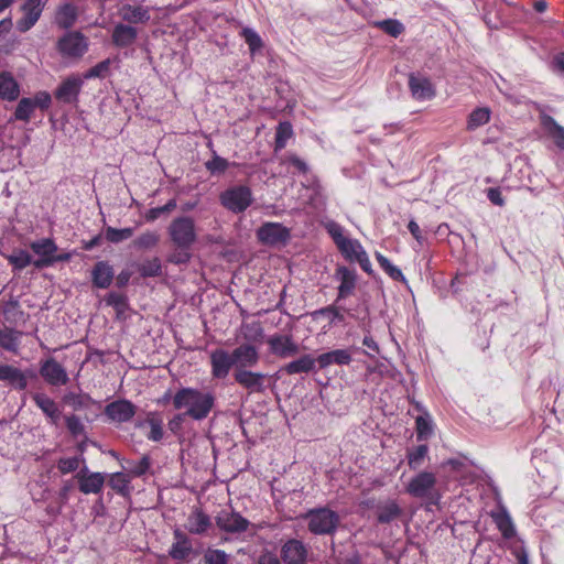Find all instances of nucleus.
<instances>
[{
  "label": "nucleus",
  "instance_id": "f257e3e1",
  "mask_svg": "<svg viewBox=\"0 0 564 564\" xmlns=\"http://www.w3.org/2000/svg\"><path fill=\"white\" fill-rule=\"evenodd\" d=\"M215 403V398L209 392H203L195 388H182L173 395L175 410H184V414L195 421H202L208 416Z\"/></svg>",
  "mask_w": 564,
  "mask_h": 564
},
{
  "label": "nucleus",
  "instance_id": "f03ea898",
  "mask_svg": "<svg viewBox=\"0 0 564 564\" xmlns=\"http://www.w3.org/2000/svg\"><path fill=\"white\" fill-rule=\"evenodd\" d=\"M305 518L310 532L316 535L333 534L339 524V516L328 508L310 510Z\"/></svg>",
  "mask_w": 564,
  "mask_h": 564
},
{
  "label": "nucleus",
  "instance_id": "7ed1b4c3",
  "mask_svg": "<svg viewBox=\"0 0 564 564\" xmlns=\"http://www.w3.org/2000/svg\"><path fill=\"white\" fill-rule=\"evenodd\" d=\"M169 234L177 248L187 250L196 240L194 220L187 216L175 218L169 227Z\"/></svg>",
  "mask_w": 564,
  "mask_h": 564
},
{
  "label": "nucleus",
  "instance_id": "20e7f679",
  "mask_svg": "<svg viewBox=\"0 0 564 564\" xmlns=\"http://www.w3.org/2000/svg\"><path fill=\"white\" fill-rule=\"evenodd\" d=\"M219 200L226 209L238 214L245 212L251 205L253 197L248 186L236 185L224 191Z\"/></svg>",
  "mask_w": 564,
  "mask_h": 564
},
{
  "label": "nucleus",
  "instance_id": "39448f33",
  "mask_svg": "<svg viewBox=\"0 0 564 564\" xmlns=\"http://www.w3.org/2000/svg\"><path fill=\"white\" fill-rule=\"evenodd\" d=\"M235 381L248 393H263L267 389L268 375L263 372H256L249 369H235Z\"/></svg>",
  "mask_w": 564,
  "mask_h": 564
},
{
  "label": "nucleus",
  "instance_id": "423d86ee",
  "mask_svg": "<svg viewBox=\"0 0 564 564\" xmlns=\"http://www.w3.org/2000/svg\"><path fill=\"white\" fill-rule=\"evenodd\" d=\"M435 486V475L429 471H421L410 480L405 490L412 497L432 499L434 497Z\"/></svg>",
  "mask_w": 564,
  "mask_h": 564
},
{
  "label": "nucleus",
  "instance_id": "0eeeda50",
  "mask_svg": "<svg viewBox=\"0 0 564 564\" xmlns=\"http://www.w3.org/2000/svg\"><path fill=\"white\" fill-rule=\"evenodd\" d=\"M57 48L63 56L82 57L88 50V42L80 32H68L59 39Z\"/></svg>",
  "mask_w": 564,
  "mask_h": 564
},
{
  "label": "nucleus",
  "instance_id": "6e6552de",
  "mask_svg": "<svg viewBox=\"0 0 564 564\" xmlns=\"http://www.w3.org/2000/svg\"><path fill=\"white\" fill-rule=\"evenodd\" d=\"M30 248L39 257L33 261L37 269L47 268L54 264V253L57 252V245L50 238H43L31 242Z\"/></svg>",
  "mask_w": 564,
  "mask_h": 564
},
{
  "label": "nucleus",
  "instance_id": "1a4fd4ad",
  "mask_svg": "<svg viewBox=\"0 0 564 564\" xmlns=\"http://www.w3.org/2000/svg\"><path fill=\"white\" fill-rule=\"evenodd\" d=\"M48 0H25L21 7L23 17L18 21L20 32H26L39 21L42 11Z\"/></svg>",
  "mask_w": 564,
  "mask_h": 564
},
{
  "label": "nucleus",
  "instance_id": "9d476101",
  "mask_svg": "<svg viewBox=\"0 0 564 564\" xmlns=\"http://www.w3.org/2000/svg\"><path fill=\"white\" fill-rule=\"evenodd\" d=\"M84 85L79 75H72L65 78L55 90V98L64 104H75Z\"/></svg>",
  "mask_w": 564,
  "mask_h": 564
},
{
  "label": "nucleus",
  "instance_id": "9b49d317",
  "mask_svg": "<svg viewBox=\"0 0 564 564\" xmlns=\"http://www.w3.org/2000/svg\"><path fill=\"white\" fill-rule=\"evenodd\" d=\"M151 10L142 3H124L118 9V14L127 24H147L151 20Z\"/></svg>",
  "mask_w": 564,
  "mask_h": 564
},
{
  "label": "nucleus",
  "instance_id": "f8f14e48",
  "mask_svg": "<svg viewBox=\"0 0 564 564\" xmlns=\"http://www.w3.org/2000/svg\"><path fill=\"white\" fill-rule=\"evenodd\" d=\"M409 88L415 100H430L435 97L436 91L430 78L421 74H410Z\"/></svg>",
  "mask_w": 564,
  "mask_h": 564
},
{
  "label": "nucleus",
  "instance_id": "ddd939ff",
  "mask_svg": "<svg viewBox=\"0 0 564 564\" xmlns=\"http://www.w3.org/2000/svg\"><path fill=\"white\" fill-rule=\"evenodd\" d=\"M258 239L265 245L285 242L290 238V231L279 223H265L257 230Z\"/></svg>",
  "mask_w": 564,
  "mask_h": 564
},
{
  "label": "nucleus",
  "instance_id": "4468645a",
  "mask_svg": "<svg viewBox=\"0 0 564 564\" xmlns=\"http://www.w3.org/2000/svg\"><path fill=\"white\" fill-rule=\"evenodd\" d=\"M40 375L52 386H63L69 380L65 368L54 358H48L42 362L40 367Z\"/></svg>",
  "mask_w": 564,
  "mask_h": 564
},
{
  "label": "nucleus",
  "instance_id": "2eb2a0df",
  "mask_svg": "<svg viewBox=\"0 0 564 564\" xmlns=\"http://www.w3.org/2000/svg\"><path fill=\"white\" fill-rule=\"evenodd\" d=\"M268 345L271 352L280 358H289L300 351V346L290 335H273L269 337Z\"/></svg>",
  "mask_w": 564,
  "mask_h": 564
},
{
  "label": "nucleus",
  "instance_id": "dca6fc26",
  "mask_svg": "<svg viewBox=\"0 0 564 564\" xmlns=\"http://www.w3.org/2000/svg\"><path fill=\"white\" fill-rule=\"evenodd\" d=\"M212 376L216 379H225L232 367V355L227 350L218 348L210 352Z\"/></svg>",
  "mask_w": 564,
  "mask_h": 564
},
{
  "label": "nucleus",
  "instance_id": "f3484780",
  "mask_svg": "<svg viewBox=\"0 0 564 564\" xmlns=\"http://www.w3.org/2000/svg\"><path fill=\"white\" fill-rule=\"evenodd\" d=\"M235 369L254 367L260 359L258 349L251 344H241L232 352Z\"/></svg>",
  "mask_w": 564,
  "mask_h": 564
},
{
  "label": "nucleus",
  "instance_id": "a211bd4d",
  "mask_svg": "<svg viewBox=\"0 0 564 564\" xmlns=\"http://www.w3.org/2000/svg\"><path fill=\"white\" fill-rule=\"evenodd\" d=\"M76 478L79 490L85 495L100 492L105 484L104 474L90 473L86 466L77 473Z\"/></svg>",
  "mask_w": 564,
  "mask_h": 564
},
{
  "label": "nucleus",
  "instance_id": "6ab92c4d",
  "mask_svg": "<svg viewBox=\"0 0 564 564\" xmlns=\"http://www.w3.org/2000/svg\"><path fill=\"white\" fill-rule=\"evenodd\" d=\"M220 530L229 533H240L247 530L249 521L235 511L223 510L217 519Z\"/></svg>",
  "mask_w": 564,
  "mask_h": 564
},
{
  "label": "nucleus",
  "instance_id": "aec40b11",
  "mask_svg": "<svg viewBox=\"0 0 564 564\" xmlns=\"http://www.w3.org/2000/svg\"><path fill=\"white\" fill-rule=\"evenodd\" d=\"M281 557L286 564H304L307 549L302 541L291 539L282 545Z\"/></svg>",
  "mask_w": 564,
  "mask_h": 564
},
{
  "label": "nucleus",
  "instance_id": "412c9836",
  "mask_svg": "<svg viewBox=\"0 0 564 564\" xmlns=\"http://www.w3.org/2000/svg\"><path fill=\"white\" fill-rule=\"evenodd\" d=\"M105 414L115 422H128L135 414V406L128 400H118L105 408Z\"/></svg>",
  "mask_w": 564,
  "mask_h": 564
},
{
  "label": "nucleus",
  "instance_id": "4be33fe9",
  "mask_svg": "<svg viewBox=\"0 0 564 564\" xmlns=\"http://www.w3.org/2000/svg\"><path fill=\"white\" fill-rule=\"evenodd\" d=\"M138 37V30L127 23H117L113 26L111 40L117 47H128L132 45Z\"/></svg>",
  "mask_w": 564,
  "mask_h": 564
},
{
  "label": "nucleus",
  "instance_id": "5701e85b",
  "mask_svg": "<svg viewBox=\"0 0 564 564\" xmlns=\"http://www.w3.org/2000/svg\"><path fill=\"white\" fill-rule=\"evenodd\" d=\"M212 525L210 518L199 508H194L188 514L184 528L191 534H204Z\"/></svg>",
  "mask_w": 564,
  "mask_h": 564
},
{
  "label": "nucleus",
  "instance_id": "b1692460",
  "mask_svg": "<svg viewBox=\"0 0 564 564\" xmlns=\"http://www.w3.org/2000/svg\"><path fill=\"white\" fill-rule=\"evenodd\" d=\"M115 271L107 261H98L91 270L93 284L98 289H107L112 283Z\"/></svg>",
  "mask_w": 564,
  "mask_h": 564
},
{
  "label": "nucleus",
  "instance_id": "393cba45",
  "mask_svg": "<svg viewBox=\"0 0 564 564\" xmlns=\"http://www.w3.org/2000/svg\"><path fill=\"white\" fill-rule=\"evenodd\" d=\"M22 332L0 324V349L17 355L20 349Z\"/></svg>",
  "mask_w": 564,
  "mask_h": 564
},
{
  "label": "nucleus",
  "instance_id": "a878e982",
  "mask_svg": "<svg viewBox=\"0 0 564 564\" xmlns=\"http://www.w3.org/2000/svg\"><path fill=\"white\" fill-rule=\"evenodd\" d=\"M351 360L352 356L349 349H335L332 351L321 354L317 357V364L319 369H325L330 365H349Z\"/></svg>",
  "mask_w": 564,
  "mask_h": 564
},
{
  "label": "nucleus",
  "instance_id": "bb28decb",
  "mask_svg": "<svg viewBox=\"0 0 564 564\" xmlns=\"http://www.w3.org/2000/svg\"><path fill=\"white\" fill-rule=\"evenodd\" d=\"M402 514V509L393 499H386L376 505V516L380 523H390Z\"/></svg>",
  "mask_w": 564,
  "mask_h": 564
},
{
  "label": "nucleus",
  "instance_id": "cd10ccee",
  "mask_svg": "<svg viewBox=\"0 0 564 564\" xmlns=\"http://www.w3.org/2000/svg\"><path fill=\"white\" fill-rule=\"evenodd\" d=\"M356 272L346 267L336 270V279L340 282L338 286V299H346L352 294L356 288Z\"/></svg>",
  "mask_w": 564,
  "mask_h": 564
},
{
  "label": "nucleus",
  "instance_id": "c85d7f7f",
  "mask_svg": "<svg viewBox=\"0 0 564 564\" xmlns=\"http://www.w3.org/2000/svg\"><path fill=\"white\" fill-rule=\"evenodd\" d=\"M34 403L43 411L53 424H57L61 411L56 402L45 393H35L32 397Z\"/></svg>",
  "mask_w": 564,
  "mask_h": 564
},
{
  "label": "nucleus",
  "instance_id": "c756f323",
  "mask_svg": "<svg viewBox=\"0 0 564 564\" xmlns=\"http://www.w3.org/2000/svg\"><path fill=\"white\" fill-rule=\"evenodd\" d=\"M0 380L9 382L19 390H24L28 386L25 375L19 368L10 365H0Z\"/></svg>",
  "mask_w": 564,
  "mask_h": 564
},
{
  "label": "nucleus",
  "instance_id": "7c9ffc66",
  "mask_svg": "<svg viewBox=\"0 0 564 564\" xmlns=\"http://www.w3.org/2000/svg\"><path fill=\"white\" fill-rule=\"evenodd\" d=\"M317 358L311 355H302L300 358L286 364L283 371L288 375L308 373L315 370Z\"/></svg>",
  "mask_w": 564,
  "mask_h": 564
},
{
  "label": "nucleus",
  "instance_id": "2f4dec72",
  "mask_svg": "<svg viewBox=\"0 0 564 564\" xmlns=\"http://www.w3.org/2000/svg\"><path fill=\"white\" fill-rule=\"evenodd\" d=\"M20 95V86L9 72L0 73V97L13 101Z\"/></svg>",
  "mask_w": 564,
  "mask_h": 564
},
{
  "label": "nucleus",
  "instance_id": "473e14b6",
  "mask_svg": "<svg viewBox=\"0 0 564 564\" xmlns=\"http://www.w3.org/2000/svg\"><path fill=\"white\" fill-rule=\"evenodd\" d=\"M77 17V8L72 3H65L57 9L56 23L62 29H69L75 24Z\"/></svg>",
  "mask_w": 564,
  "mask_h": 564
},
{
  "label": "nucleus",
  "instance_id": "72a5a7b5",
  "mask_svg": "<svg viewBox=\"0 0 564 564\" xmlns=\"http://www.w3.org/2000/svg\"><path fill=\"white\" fill-rule=\"evenodd\" d=\"M491 117V111L487 107H478L474 109L467 119L466 129L468 131H474L479 127L485 126L489 122Z\"/></svg>",
  "mask_w": 564,
  "mask_h": 564
},
{
  "label": "nucleus",
  "instance_id": "f704fd0d",
  "mask_svg": "<svg viewBox=\"0 0 564 564\" xmlns=\"http://www.w3.org/2000/svg\"><path fill=\"white\" fill-rule=\"evenodd\" d=\"M341 254L350 262H355L361 253L366 250L361 246V243L357 239L347 238L340 246L338 247Z\"/></svg>",
  "mask_w": 564,
  "mask_h": 564
},
{
  "label": "nucleus",
  "instance_id": "c9c22d12",
  "mask_svg": "<svg viewBox=\"0 0 564 564\" xmlns=\"http://www.w3.org/2000/svg\"><path fill=\"white\" fill-rule=\"evenodd\" d=\"M494 521L505 539H511L516 534L513 522L506 510L492 516Z\"/></svg>",
  "mask_w": 564,
  "mask_h": 564
},
{
  "label": "nucleus",
  "instance_id": "e433bc0d",
  "mask_svg": "<svg viewBox=\"0 0 564 564\" xmlns=\"http://www.w3.org/2000/svg\"><path fill=\"white\" fill-rule=\"evenodd\" d=\"M376 259L380 268L394 281L406 283V279L401 269L390 262V260L381 253H376Z\"/></svg>",
  "mask_w": 564,
  "mask_h": 564
},
{
  "label": "nucleus",
  "instance_id": "4c0bfd02",
  "mask_svg": "<svg viewBox=\"0 0 564 564\" xmlns=\"http://www.w3.org/2000/svg\"><path fill=\"white\" fill-rule=\"evenodd\" d=\"M150 426V432L147 435L148 440L160 442L163 438V422L162 419L155 413H150L145 420Z\"/></svg>",
  "mask_w": 564,
  "mask_h": 564
},
{
  "label": "nucleus",
  "instance_id": "58836bf2",
  "mask_svg": "<svg viewBox=\"0 0 564 564\" xmlns=\"http://www.w3.org/2000/svg\"><path fill=\"white\" fill-rule=\"evenodd\" d=\"M160 240L159 234L155 231H144L132 242L133 247L138 250H148L154 248Z\"/></svg>",
  "mask_w": 564,
  "mask_h": 564
},
{
  "label": "nucleus",
  "instance_id": "ea45409f",
  "mask_svg": "<svg viewBox=\"0 0 564 564\" xmlns=\"http://www.w3.org/2000/svg\"><path fill=\"white\" fill-rule=\"evenodd\" d=\"M34 109L32 98H22L15 108L14 118L20 121L29 122Z\"/></svg>",
  "mask_w": 564,
  "mask_h": 564
},
{
  "label": "nucleus",
  "instance_id": "a19ab883",
  "mask_svg": "<svg viewBox=\"0 0 564 564\" xmlns=\"http://www.w3.org/2000/svg\"><path fill=\"white\" fill-rule=\"evenodd\" d=\"M375 26L393 37H398L404 31V25L395 19L377 21Z\"/></svg>",
  "mask_w": 564,
  "mask_h": 564
},
{
  "label": "nucleus",
  "instance_id": "79ce46f5",
  "mask_svg": "<svg viewBox=\"0 0 564 564\" xmlns=\"http://www.w3.org/2000/svg\"><path fill=\"white\" fill-rule=\"evenodd\" d=\"M419 441L427 440L433 433V424L429 414L419 415L415 420Z\"/></svg>",
  "mask_w": 564,
  "mask_h": 564
},
{
  "label": "nucleus",
  "instance_id": "37998d69",
  "mask_svg": "<svg viewBox=\"0 0 564 564\" xmlns=\"http://www.w3.org/2000/svg\"><path fill=\"white\" fill-rule=\"evenodd\" d=\"M10 264L13 265L14 270H23L30 264H33V260L31 254L25 250H18L13 252L12 254L7 257Z\"/></svg>",
  "mask_w": 564,
  "mask_h": 564
},
{
  "label": "nucleus",
  "instance_id": "c03bdc74",
  "mask_svg": "<svg viewBox=\"0 0 564 564\" xmlns=\"http://www.w3.org/2000/svg\"><path fill=\"white\" fill-rule=\"evenodd\" d=\"M429 452L427 445H419L408 453V465L415 470L421 467Z\"/></svg>",
  "mask_w": 564,
  "mask_h": 564
},
{
  "label": "nucleus",
  "instance_id": "a18cd8bd",
  "mask_svg": "<svg viewBox=\"0 0 564 564\" xmlns=\"http://www.w3.org/2000/svg\"><path fill=\"white\" fill-rule=\"evenodd\" d=\"M240 35L245 39L246 43L249 46L251 54H256L263 46V42L260 35L250 28H243L241 30Z\"/></svg>",
  "mask_w": 564,
  "mask_h": 564
},
{
  "label": "nucleus",
  "instance_id": "49530a36",
  "mask_svg": "<svg viewBox=\"0 0 564 564\" xmlns=\"http://www.w3.org/2000/svg\"><path fill=\"white\" fill-rule=\"evenodd\" d=\"M80 463H85V458L82 456L62 457L57 462V468L62 474H69L76 471Z\"/></svg>",
  "mask_w": 564,
  "mask_h": 564
},
{
  "label": "nucleus",
  "instance_id": "de8ad7c7",
  "mask_svg": "<svg viewBox=\"0 0 564 564\" xmlns=\"http://www.w3.org/2000/svg\"><path fill=\"white\" fill-rule=\"evenodd\" d=\"M133 232H134L133 228H130V227L121 228V229L108 227L106 229V239L112 243H119L123 240L131 238Z\"/></svg>",
  "mask_w": 564,
  "mask_h": 564
},
{
  "label": "nucleus",
  "instance_id": "09e8293b",
  "mask_svg": "<svg viewBox=\"0 0 564 564\" xmlns=\"http://www.w3.org/2000/svg\"><path fill=\"white\" fill-rule=\"evenodd\" d=\"M130 477L123 473H115L110 476L109 485L110 487L124 495L129 491Z\"/></svg>",
  "mask_w": 564,
  "mask_h": 564
},
{
  "label": "nucleus",
  "instance_id": "8fccbe9b",
  "mask_svg": "<svg viewBox=\"0 0 564 564\" xmlns=\"http://www.w3.org/2000/svg\"><path fill=\"white\" fill-rule=\"evenodd\" d=\"M139 271L142 276H158L162 272L161 261L159 258L145 260L140 264Z\"/></svg>",
  "mask_w": 564,
  "mask_h": 564
},
{
  "label": "nucleus",
  "instance_id": "3c124183",
  "mask_svg": "<svg viewBox=\"0 0 564 564\" xmlns=\"http://www.w3.org/2000/svg\"><path fill=\"white\" fill-rule=\"evenodd\" d=\"M192 552V544L189 541L174 542L170 550V556L174 560H184Z\"/></svg>",
  "mask_w": 564,
  "mask_h": 564
},
{
  "label": "nucleus",
  "instance_id": "603ef678",
  "mask_svg": "<svg viewBox=\"0 0 564 564\" xmlns=\"http://www.w3.org/2000/svg\"><path fill=\"white\" fill-rule=\"evenodd\" d=\"M325 229L328 235L333 238L337 248L345 241L348 237L344 234V228L336 221H328L325 224Z\"/></svg>",
  "mask_w": 564,
  "mask_h": 564
},
{
  "label": "nucleus",
  "instance_id": "864d4df0",
  "mask_svg": "<svg viewBox=\"0 0 564 564\" xmlns=\"http://www.w3.org/2000/svg\"><path fill=\"white\" fill-rule=\"evenodd\" d=\"M292 135V126L289 122H281L275 133V145L276 149L285 147L288 139Z\"/></svg>",
  "mask_w": 564,
  "mask_h": 564
},
{
  "label": "nucleus",
  "instance_id": "5fc2aeb1",
  "mask_svg": "<svg viewBox=\"0 0 564 564\" xmlns=\"http://www.w3.org/2000/svg\"><path fill=\"white\" fill-rule=\"evenodd\" d=\"M176 208V200L170 199L165 205L160 207L151 208L145 214L147 221H154L158 219L162 214L170 213Z\"/></svg>",
  "mask_w": 564,
  "mask_h": 564
},
{
  "label": "nucleus",
  "instance_id": "6e6d98bb",
  "mask_svg": "<svg viewBox=\"0 0 564 564\" xmlns=\"http://www.w3.org/2000/svg\"><path fill=\"white\" fill-rule=\"evenodd\" d=\"M150 466V457L143 456L139 462L130 463L128 471L131 477H140L149 470Z\"/></svg>",
  "mask_w": 564,
  "mask_h": 564
},
{
  "label": "nucleus",
  "instance_id": "4d7b16f0",
  "mask_svg": "<svg viewBox=\"0 0 564 564\" xmlns=\"http://www.w3.org/2000/svg\"><path fill=\"white\" fill-rule=\"evenodd\" d=\"M110 67V59H105L94 67L89 68L83 76H80L84 80L97 77H105L106 73Z\"/></svg>",
  "mask_w": 564,
  "mask_h": 564
},
{
  "label": "nucleus",
  "instance_id": "13d9d810",
  "mask_svg": "<svg viewBox=\"0 0 564 564\" xmlns=\"http://www.w3.org/2000/svg\"><path fill=\"white\" fill-rule=\"evenodd\" d=\"M205 166L212 174L224 173L228 169L229 162L226 159L214 154L213 159L205 163Z\"/></svg>",
  "mask_w": 564,
  "mask_h": 564
},
{
  "label": "nucleus",
  "instance_id": "bf43d9fd",
  "mask_svg": "<svg viewBox=\"0 0 564 564\" xmlns=\"http://www.w3.org/2000/svg\"><path fill=\"white\" fill-rule=\"evenodd\" d=\"M66 427L74 437L85 434V425L76 415L66 416Z\"/></svg>",
  "mask_w": 564,
  "mask_h": 564
},
{
  "label": "nucleus",
  "instance_id": "052dcab7",
  "mask_svg": "<svg viewBox=\"0 0 564 564\" xmlns=\"http://www.w3.org/2000/svg\"><path fill=\"white\" fill-rule=\"evenodd\" d=\"M205 564H227L228 556L221 550H208L204 555Z\"/></svg>",
  "mask_w": 564,
  "mask_h": 564
},
{
  "label": "nucleus",
  "instance_id": "680f3d73",
  "mask_svg": "<svg viewBox=\"0 0 564 564\" xmlns=\"http://www.w3.org/2000/svg\"><path fill=\"white\" fill-rule=\"evenodd\" d=\"M32 100L34 102V107H39L41 109H47L52 102L51 95L47 91L36 93Z\"/></svg>",
  "mask_w": 564,
  "mask_h": 564
},
{
  "label": "nucleus",
  "instance_id": "e2e57ef3",
  "mask_svg": "<svg viewBox=\"0 0 564 564\" xmlns=\"http://www.w3.org/2000/svg\"><path fill=\"white\" fill-rule=\"evenodd\" d=\"M550 132L555 144L564 150V128L553 121Z\"/></svg>",
  "mask_w": 564,
  "mask_h": 564
},
{
  "label": "nucleus",
  "instance_id": "0e129e2a",
  "mask_svg": "<svg viewBox=\"0 0 564 564\" xmlns=\"http://www.w3.org/2000/svg\"><path fill=\"white\" fill-rule=\"evenodd\" d=\"M185 417L186 415L184 413L174 415L167 423L170 431L174 434H178Z\"/></svg>",
  "mask_w": 564,
  "mask_h": 564
},
{
  "label": "nucleus",
  "instance_id": "69168bd1",
  "mask_svg": "<svg viewBox=\"0 0 564 564\" xmlns=\"http://www.w3.org/2000/svg\"><path fill=\"white\" fill-rule=\"evenodd\" d=\"M487 197L494 205H497V206L505 205V199H503L502 194L499 188H492V187L489 188L487 191Z\"/></svg>",
  "mask_w": 564,
  "mask_h": 564
},
{
  "label": "nucleus",
  "instance_id": "338daca9",
  "mask_svg": "<svg viewBox=\"0 0 564 564\" xmlns=\"http://www.w3.org/2000/svg\"><path fill=\"white\" fill-rule=\"evenodd\" d=\"M258 564H282V563L274 553L264 552L259 556Z\"/></svg>",
  "mask_w": 564,
  "mask_h": 564
},
{
  "label": "nucleus",
  "instance_id": "774afa93",
  "mask_svg": "<svg viewBox=\"0 0 564 564\" xmlns=\"http://www.w3.org/2000/svg\"><path fill=\"white\" fill-rule=\"evenodd\" d=\"M552 69L557 73H564V52L553 57Z\"/></svg>",
  "mask_w": 564,
  "mask_h": 564
}]
</instances>
